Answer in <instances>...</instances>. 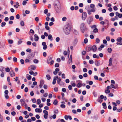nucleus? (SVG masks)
I'll return each instance as SVG.
<instances>
[{
  "instance_id": "obj_1",
  "label": "nucleus",
  "mask_w": 122,
  "mask_h": 122,
  "mask_svg": "<svg viewBox=\"0 0 122 122\" xmlns=\"http://www.w3.org/2000/svg\"><path fill=\"white\" fill-rule=\"evenodd\" d=\"M71 30V26L69 24L66 25L64 27L63 30L66 35L69 34Z\"/></svg>"
},
{
  "instance_id": "obj_2",
  "label": "nucleus",
  "mask_w": 122,
  "mask_h": 122,
  "mask_svg": "<svg viewBox=\"0 0 122 122\" xmlns=\"http://www.w3.org/2000/svg\"><path fill=\"white\" fill-rule=\"evenodd\" d=\"M80 28L81 31L82 33H84L85 31H87L88 30V28L86 27L84 23H82L81 24Z\"/></svg>"
},
{
  "instance_id": "obj_3",
  "label": "nucleus",
  "mask_w": 122,
  "mask_h": 122,
  "mask_svg": "<svg viewBox=\"0 0 122 122\" xmlns=\"http://www.w3.org/2000/svg\"><path fill=\"white\" fill-rule=\"evenodd\" d=\"M87 16V14L86 12H83L82 14V18L83 20H84L86 19Z\"/></svg>"
},
{
  "instance_id": "obj_4",
  "label": "nucleus",
  "mask_w": 122,
  "mask_h": 122,
  "mask_svg": "<svg viewBox=\"0 0 122 122\" xmlns=\"http://www.w3.org/2000/svg\"><path fill=\"white\" fill-rule=\"evenodd\" d=\"M93 18L91 17H89L86 20L87 23L89 24H90L91 22L92 21Z\"/></svg>"
},
{
  "instance_id": "obj_5",
  "label": "nucleus",
  "mask_w": 122,
  "mask_h": 122,
  "mask_svg": "<svg viewBox=\"0 0 122 122\" xmlns=\"http://www.w3.org/2000/svg\"><path fill=\"white\" fill-rule=\"evenodd\" d=\"M78 41L77 39V38H75L72 43V45L74 46H75L77 44Z\"/></svg>"
},
{
  "instance_id": "obj_6",
  "label": "nucleus",
  "mask_w": 122,
  "mask_h": 122,
  "mask_svg": "<svg viewBox=\"0 0 122 122\" xmlns=\"http://www.w3.org/2000/svg\"><path fill=\"white\" fill-rule=\"evenodd\" d=\"M52 56L51 55H50L48 57L47 59V63L48 64L50 63L51 60L52 59Z\"/></svg>"
},
{
  "instance_id": "obj_7",
  "label": "nucleus",
  "mask_w": 122,
  "mask_h": 122,
  "mask_svg": "<svg viewBox=\"0 0 122 122\" xmlns=\"http://www.w3.org/2000/svg\"><path fill=\"white\" fill-rule=\"evenodd\" d=\"M91 50H92L93 52H95L97 50V47L96 45H93L91 47Z\"/></svg>"
},
{
  "instance_id": "obj_8",
  "label": "nucleus",
  "mask_w": 122,
  "mask_h": 122,
  "mask_svg": "<svg viewBox=\"0 0 122 122\" xmlns=\"http://www.w3.org/2000/svg\"><path fill=\"white\" fill-rule=\"evenodd\" d=\"M95 9H92L91 10H87V12L88 14L90 15L91 14V12H95Z\"/></svg>"
},
{
  "instance_id": "obj_9",
  "label": "nucleus",
  "mask_w": 122,
  "mask_h": 122,
  "mask_svg": "<svg viewBox=\"0 0 122 122\" xmlns=\"http://www.w3.org/2000/svg\"><path fill=\"white\" fill-rule=\"evenodd\" d=\"M86 50L87 52L91 51V47L90 46H87L86 49Z\"/></svg>"
},
{
  "instance_id": "obj_10",
  "label": "nucleus",
  "mask_w": 122,
  "mask_h": 122,
  "mask_svg": "<svg viewBox=\"0 0 122 122\" xmlns=\"http://www.w3.org/2000/svg\"><path fill=\"white\" fill-rule=\"evenodd\" d=\"M57 4L56 3H54V6L55 8V10L56 12H58L59 10V9L58 6H57Z\"/></svg>"
},
{
  "instance_id": "obj_11",
  "label": "nucleus",
  "mask_w": 122,
  "mask_h": 122,
  "mask_svg": "<svg viewBox=\"0 0 122 122\" xmlns=\"http://www.w3.org/2000/svg\"><path fill=\"white\" fill-rule=\"evenodd\" d=\"M10 74L11 77L14 76L15 75V73L14 71L13 70L11 71H10Z\"/></svg>"
},
{
  "instance_id": "obj_12",
  "label": "nucleus",
  "mask_w": 122,
  "mask_h": 122,
  "mask_svg": "<svg viewBox=\"0 0 122 122\" xmlns=\"http://www.w3.org/2000/svg\"><path fill=\"white\" fill-rule=\"evenodd\" d=\"M100 97L101 99H104L105 101H106L107 99V98L106 96L104 97L103 95H101L100 96Z\"/></svg>"
},
{
  "instance_id": "obj_13",
  "label": "nucleus",
  "mask_w": 122,
  "mask_h": 122,
  "mask_svg": "<svg viewBox=\"0 0 122 122\" xmlns=\"http://www.w3.org/2000/svg\"><path fill=\"white\" fill-rule=\"evenodd\" d=\"M42 110L41 108H36L35 109V111L36 112L41 113L42 112Z\"/></svg>"
},
{
  "instance_id": "obj_14",
  "label": "nucleus",
  "mask_w": 122,
  "mask_h": 122,
  "mask_svg": "<svg viewBox=\"0 0 122 122\" xmlns=\"http://www.w3.org/2000/svg\"><path fill=\"white\" fill-rule=\"evenodd\" d=\"M35 38L34 40L36 41H37L39 39V37L36 34H35L34 35Z\"/></svg>"
},
{
  "instance_id": "obj_15",
  "label": "nucleus",
  "mask_w": 122,
  "mask_h": 122,
  "mask_svg": "<svg viewBox=\"0 0 122 122\" xmlns=\"http://www.w3.org/2000/svg\"><path fill=\"white\" fill-rule=\"evenodd\" d=\"M90 7L92 9H95V11H96V8L95 7V5L94 4H91L90 5Z\"/></svg>"
},
{
  "instance_id": "obj_16",
  "label": "nucleus",
  "mask_w": 122,
  "mask_h": 122,
  "mask_svg": "<svg viewBox=\"0 0 122 122\" xmlns=\"http://www.w3.org/2000/svg\"><path fill=\"white\" fill-rule=\"evenodd\" d=\"M26 76L27 78L29 80H30L31 79V76L30 75L27 74L26 75Z\"/></svg>"
},
{
  "instance_id": "obj_17",
  "label": "nucleus",
  "mask_w": 122,
  "mask_h": 122,
  "mask_svg": "<svg viewBox=\"0 0 122 122\" xmlns=\"http://www.w3.org/2000/svg\"><path fill=\"white\" fill-rule=\"evenodd\" d=\"M5 44L4 43H0V48H3L4 47Z\"/></svg>"
},
{
  "instance_id": "obj_18",
  "label": "nucleus",
  "mask_w": 122,
  "mask_h": 122,
  "mask_svg": "<svg viewBox=\"0 0 122 122\" xmlns=\"http://www.w3.org/2000/svg\"><path fill=\"white\" fill-rule=\"evenodd\" d=\"M112 58H110L109 60V64L108 65V66H111L112 65Z\"/></svg>"
},
{
  "instance_id": "obj_19",
  "label": "nucleus",
  "mask_w": 122,
  "mask_h": 122,
  "mask_svg": "<svg viewBox=\"0 0 122 122\" xmlns=\"http://www.w3.org/2000/svg\"><path fill=\"white\" fill-rule=\"evenodd\" d=\"M95 64L96 66H99L100 65V62L99 61H97V60L96 62H95Z\"/></svg>"
},
{
  "instance_id": "obj_20",
  "label": "nucleus",
  "mask_w": 122,
  "mask_h": 122,
  "mask_svg": "<svg viewBox=\"0 0 122 122\" xmlns=\"http://www.w3.org/2000/svg\"><path fill=\"white\" fill-rule=\"evenodd\" d=\"M30 66L31 67V69L32 70H35L36 68V66L34 65H31Z\"/></svg>"
},
{
  "instance_id": "obj_21",
  "label": "nucleus",
  "mask_w": 122,
  "mask_h": 122,
  "mask_svg": "<svg viewBox=\"0 0 122 122\" xmlns=\"http://www.w3.org/2000/svg\"><path fill=\"white\" fill-rule=\"evenodd\" d=\"M100 97H99L97 99V101L98 102H99L100 103H101L103 101V100Z\"/></svg>"
},
{
  "instance_id": "obj_22",
  "label": "nucleus",
  "mask_w": 122,
  "mask_h": 122,
  "mask_svg": "<svg viewBox=\"0 0 122 122\" xmlns=\"http://www.w3.org/2000/svg\"><path fill=\"white\" fill-rule=\"evenodd\" d=\"M102 105L103 106V108L104 109H106L107 108V106H106V104L105 102H103L102 103Z\"/></svg>"
},
{
  "instance_id": "obj_23",
  "label": "nucleus",
  "mask_w": 122,
  "mask_h": 122,
  "mask_svg": "<svg viewBox=\"0 0 122 122\" xmlns=\"http://www.w3.org/2000/svg\"><path fill=\"white\" fill-rule=\"evenodd\" d=\"M26 58L29 60L30 61H31L32 59V57H31L30 55H28Z\"/></svg>"
},
{
  "instance_id": "obj_24",
  "label": "nucleus",
  "mask_w": 122,
  "mask_h": 122,
  "mask_svg": "<svg viewBox=\"0 0 122 122\" xmlns=\"http://www.w3.org/2000/svg\"><path fill=\"white\" fill-rule=\"evenodd\" d=\"M122 40V38L121 37L118 38L117 39V41L118 42H121Z\"/></svg>"
},
{
  "instance_id": "obj_25",
  "label": "nucleus",
  "mask_w": 122,
  "mask_h": 122,
  "mask_svg": "<svg viewBox=\"0 0 122 122\" xmlns=\"http://www.w3.org/2000/svg\"><path fill=\"white\" fill-rule=\"evenodd\" d=\"M58 102L57 100L56 99H55L54 100L53 103L54 105H56L57 104Z\"/></svg>"
},
{
  "instance_id": "obj_26",
  "label": "nucleus",
  "mask_w": 122,
  "mask_h": 122,
  "mask_svg": "<svg viewBox=\"0 0 122 122\" xmlns=\"http://www.w3.org/2000/svg\"><path fill=\"white\" fill-rule=\"evenodd\" d=\"M35 52H32L30 55L32 58H33L35 56Z\"/></svg>"
},
{
  "instance_id": "obj_27",
  "label": "nucleus",
  "mask_w": 122,
  "mask_h": 122,
  "mask_svg": "<svg viewBox=\"0 0 122 122\" xmlns=\"http://www.w3.org/2000/svg\"><path fill=\"white\" fill-rule=\"evenodd\" d=\"M48 38L49 39L51 40H52V36L50 34L48 35Z\"/></svg>"
},
{
  "instance_id": "obj_28",
  "label": "nucleus",
  "mask_w": 122,
  "mask_h": 122,
  "mask_svg": "<svg viewBox=\"0 0 122 122\" xmlns=\"http://www.w3.org/2000/svg\"><path fill=\"white\" fill-rule=\"evenodd\" d=\"M82 86V84L80 82H79L77 84V87L78 88H80Z\"/></svg>"
},
{
  "instance_id": "obj_29",
  "label": "nucleus",
  "mask_w": 122,
  "mask_h": 122,
  "mask_svg": "<svg viewBox=\"0 0 122 122\" xmlns=\"http://www.w3.org/2000/svg\"><path fill=\"white\" fill-rule=\"evenodd\" d=\"M112 51V49L111 48H109L107 49V51L109 53H111Z\"/></svg>"
},
{
  "instance_id": "obj_30",
  "label": "nucleus",
  "mask_w": 122,
  "mask_h": 122,
  "mask_svg": "<svg viewBox=\"0 0 122 122\" xmlns=\"http://www.w3.org/2000/svg\"><path fill=\"white\" fill-rule=\"evenodd\" d=\"M98 116L97 115H95L93 117L96 120H97L98 118Z\"/></svg>"
},
{
  "instance_id": "obj_31",
  "label": "nucleus",
  "mask_w": 122,
  "mask_h": 122,
  "mask_svg": "<svg viewBox=\"0 0 122 122\" xmlns=\"http://www.w3.org/2000/svg\"><path fill=\"white\" fill-rule=\"evenodd\" d=\"M98 29L97 28H95L93 30V32L94 33H96L98 31Z\"/></svg>"
},
{
  "instance_id": "obj_32",
  "label": "nucleus",
  "mask_w": 122,
  "mask_h": 122,
  "mask_svg": "<svg viewBox=\"0 0 122 122\" xmlns=\"http://www.w3.org/2000/svg\"><path fill=\"white\" fill-rule=\"evenodd\" d=\"M6 24V23L5 22L3 21L1 23V26L2 27H3Z\"/></svg>"
},
{
  "instance_id": "obj_33",
  "label": "nucleus",
  "mask_w": 122,
  "mask_h": 122,
  "mask_svg": "<svg viewBox=\"0 0 122 122\" xmlns=\"http://www.w3.org/2000/svg\"><path fill=\"white\" fill-rule=\"evenodd\" d=\"M110 86L111 87V88H112L114 89H116L117 88V87H116V86H115L113 84H111Z\"/></svg>"
},
{
  "instance_id": "obj_34",
  "label": "nucleus",
  "mask_w": 122,
  "mask_h": 122,
  "mask_svg": "<svg viewBox=\"0 0 122 122\" xmlns=\"http://www.w3.org/2000/svg\"><path fill=\"white\" fill-rule=\"evenodd\" d=\"M46 77L48 80H49L51 78V77L49 75H46Z\"/></svg>"
},
{
  "instance_id": "obj_35",
  "label": "nucleus",
  "mask_w": 122,
  "mask_h": 122,
  "mask_svg": "<svg viewBox=\"0 0 122 122\" xmlns=\"http://www.w3.org/2000/svg\"><path fill=\"white\" fill-rule=\"evenodd\" d=\"M61 80V79L60 78H58L57 81V83L58 84H59Z\"/></svg>"
},
{
  "instance_id": "obj_36",
  "label": "nucleus",
  "mask_w": 122,
  "mask_h": 122,
  "mask_svg": "<svg viewBox=\"0 0 122 122\" xmlns=\"http://www.w3.org/2000/svg\"><path fill=\"white\" fill-rule=\"evenodd\" d=\"M33 62L35 63H38V60L36 59H35L33 60Z\"/></svg>"
},
{
  "instance_id": "obj_37",
  "label": "nucleus",
  "mask_w": 122,
  "mask_h": 122,
  "mask_svg": "<svg viewBox=\"0 0 122 122\" xmlns=\"http://www.w3.org/2000/svg\"><path fill=\"white\" fill-rule=\"evenodd\" d=\"M41 100L40 99H38L37 101V104L39 105L41 103Z\"/></svg>"
},
{
  "instance_id": "obj_38",
  "label": "nucleus",
  "mask_w": 122,
  "mask_h": 122,
  "mask_svg": "<svg viewBox=\"0 0 122 122\" xmlns=\"http://www.w3.org/2000/svg\"><path fill=\"white\" fill-rule=\"evenodd\" d=\"M8 42L10 44H12L13 43V41L12 40H9Z\"/></svg>"
},
{
  "instance_id": "obj_39",
  "label": "nucleus",
  "mask_w": 122,
  "mask_h": 122,
  "mask_svg": "<svg viewBox=\"0 0 122 122\" xmlns=\"http://www.w3.org/2000/svg\"><path fill=\"white\" fill-rule=\"evenodd\" d=\"M72 62V59L69 58L68 62V63L70 64Z\"/></svg>"
},
{
  "instance_id": "obj_40",
  "label": "nucleus",
  "mask_w": 122,
  "mask_h": 122,
  "mask_svg": "<svg viewBox=\"0 0 122 122\" xmlns=\"http://www.w3.org/2000/svg\"><path fill=\"white\" fill-rule=\"evenodd\" d=\"M5 71L7 72H9L10 71V70L9 67H7L5 69Z\"/></svg>"
},
{
  "instance_id": "obj_41",
  "label": "nucleus",
  "mask_w": 122,
  "mask_h": 122,
  "mask_svg": "<svg viewBox=\"0 0 122 122\" xmlns=\"http://www.w3.org/2000/svg\"><path fill=\"white\" fill-rule=\"evenodd\" d=\"M26 51L27 52L30 53L31 52V50L30 49L28 48L27 49Z\"/></svg>"
},
{
  "instance_id": "obj_42",
  "label": "nucleus",
  "mask_w": 122,
  "mask_h": 122,
  "mask_svg": "<svg viewBox=\"0 0 122 122\" xmlns=\"http://www.w3.org/2000/svg\"><path fill=\"white\" fill-rule=\"evenodd\" d=\"M110 92V91L109 90H106L105 91V92L107 94L109 93Z\"/></svg>"
},
{
  "instance_id": "obj_43",
  "label": "nucleus",
  "mask_w": 122,
  "mask_h": 122,
  "mask_svg": "<svg viewBox=\"0 0 122 122\" xmlns=\"http://www.w3.org/2000/svg\"><path fill=\"white\" fill-rule=\"evenodd\" d=\"M30 61L28 59L26 58V59L25 60V63L27 62H30Z\"/></svg>"
},
{
  "instance_id": "obj_44",
  "label": "nucleus",
  "mask_w": 122,
  "mask_h": 122,
  "mask_svg": "<svg viewBox=\"0 0 122 122\" xmlns=\"http://www.w3.org/2000/svg\"><path fill=\"white\" fill-rule=\"evenodd\" d=\"M20 24L22 26H23L24 25V22L23 21H22L20 22Z\"/></svg>"
},
{
  "instance_id": "obj_45",
  "label": "nucleus",
  "mask_w": 122,
  "mask_h": 122,
  "mask_svg": "<svg viewBox=\"0 0 122 122\" xmlns=\"http://www.w3.org/2000/svg\"><path fill=\"white\" fill-rule=\"evenodd\" d=\"M60 107L61 108H64L66 106L64 104H61L60 105Z\"/></svg>"
},
{
  "instance_id": "obj_46",
  "label": "nucleus",
  "mask_w": 122,
  "mask_h": 122,
  "mask_svg": "<svg viewBox=\"0 0 122 122\" xmlns=\"http://www.w3.org/2000/svg\"><path fill=\"white\" fill-rule=\"evenodd\" d=\"M15 17L17 19H19L20 18V16L19 15V14H17L16 15Z\"/></svg>"
},
{
  "instance_id": "obj_47",
  "label": "nucleus",
  "mask_w": 122,
  "mask_h": 122,
  "mask_svg": "<svg viewBox=\"0 0 122 122\" xmlns=\"http://www.w3.org/2000/svg\"><path fill=\"white\" fill-rule=\"evenodd\" d=\"M89 63L90 64H92L93 63L94 61L92 60H90L89 61Z\"/></svg>"
},
{
  "instance_id": "obj_48",
  "label": "nucleus",
  "mask_w": 122,
  "mask_h": 122,
  "mask_svg": "<svg viewBox=\"0 0 122 122\" xmlns=\"http://www.w3.org/2000/svg\"><path fill=\"white\" fill-rule=\"evenodd\" d=\"M20 62L22 64H23L24 63V61L23 59H21L20 60Z\"/></svg>"
},
{
  "instance_id": "obj_49",
  "label": "nucleus",
  "mask_w": 122,
  "mask_h": 122,
  "mask_svg": "<svg viewBox=\"0 0 122 122\" xmlns=\"http://www.w3.org/2000/svg\"><path fill=\"white\" fill-rule=\"evenodd\" d=\"M58 78V76H56L54 77L53 80L56 81V80Z\"/></svg>"
},
{
  "instance_id": "obj_50",
  "label": "nucleus",
  "mask_w": 122,
  "mask_h": 122,
  "mask_svg": "<svg viewBox=\"0 0 122 122\" xmlns=\"http://www.w3.org/2000/svg\"><path fill=\"white\" fill-rule=\"evenodd\" d=\"M9 19L11 20H13L14 19V17L13 16H11L10 17Z\"/></svg>"
},
{
  "instance_id": "obj_51",
  "label": "nucleus",
  "mask_w": 122,
  "mask_h": 122,
  "mask_svg": "<svg viewBox=\"0 0 122 122\" xmlns=\"http://www.w3.org/2000/svg\"><path fill=\"white\" fill-rule=\"evenodd\" d=\"M87 69L85 68H83V71L84 72H87Z\"/></svg>"
},
{
  "instance_id": "obj_52",
  "label": "nucleus",
  "mask_w": 122,
  "mask_h": 122,
  "mask_svg": "<svg viewBox=\"0 0 122 122\" xmlns=\"http://www.w3.org/2000/svg\"><path fill=\"white\" fill-rule=\"evenodd\" d=\"M66 20L67 18L66 17H63L62 19V20L63 21H65Z\"/></svg>"
},
{
  "instance_id": "obj_53",
  "label": "nucleus",
  "mask_w": 122,
  "mask_h": 122,
  "mask_svg": "<svg viewBox=\"0 0 122 122\" xmlns=\"http://www.w3.org/2000/svg\"><path fill=\"white\" fill-rule=\"evenodd\" d=\"M13 61L15 62H17V58L15 57H14L13 58Z\"/></svg>"
},
{
  "instance_id": "obj_54",
  "label": "nucleus",
  "mask_w": 122,
  "mask_h": 122,
  "mask_svg": "<svg viewBox=\"0 0 122 122\" xmlns=\"http://www.w3.org/2000/svg\"><path fill=\"white\" fill-rule=\"evenodd\" d=\"M76 101V100L75 98H73L72 100V102L73 103H75Z\"/></svg>"
},
{
  "instance_id": "obj_55",
  "label": "nucleus",
  "mask_w": 122,
  "mask_h": 122,
  "mask_svg": "<svg viewBox=\"0 0 122 122\" xmlns=\"http://www.w3.org/2000/svg\"><path fill=\"white\" fill-rule=\"evenodd\" d=\"M88 42V40L87 38H86L84 40V43L85 44H86Z\"/></svg>"
},
{
  "instance_id": "obj_56",
  "label": "nucleus",
  "mask_w": 122,
  "mask_h": 122,
  "mask_svg": "<svg viewBox=\"0 0 122 122\" xmlns=\"http://www.w3.org/2000/svg\"><path fill=\"white\" fill-rule=\"evenodd\" d=\"M11 114L12 116H14L16 114V112L15 111H13L11 112Z\"/></svg>"
},
{
  "instance_id": "obj_57",
  "label": "nucleus",
  "mask_w": 122,
  "mask_h": 122,
  "mask_svg": "<svg viewBox=\"0 0 122 122\" xmlns=\"http://www.w3.org/2000/svg\"><path fill=\"white\" fill-rule=\"evenodd\" d=\"M93 94L95 97H97V94L95 92H93Z\"/></svg>"
},
{
  "instance_id": "obj_58",
  "label": "nucleus",
  "mask_w": 122,
  "mask_h": 122,
  "mask_svg": "<svg viewBox=\"0 0 122 122\" xmlns=\"http://www.w3.org/2000/svg\"><path fill=\"white\" fill-rule=\"evenodd\" d=\"M73 81H72V83H71V85L73 87H75L76 86V84L75 82H72Z\"/></svg>"
},
{
  "instance_id": "obj_59",
  "label": "nucleus",
  "mask_w": 122,
  "mask_h": 122,
  "mask_svg": "<svg viewBox=\"0 0 122 122\" xmlns=\"http://www.w3.org/2000/svg\"><path fill=\"white\" fill-rule=\"evenodd\" d=\"M5 95H8L9 93L8 91V90H6L5 91Z\"/></svg>"
},
{
  "instance_id": "obj_60",
  "label": "nucleus",
  "mask_w": 122,
  "mask_h": 122,
  "mask_svg": "<svg viewBox=\"0 0 122 122\" xmlns=\"http://www.w3.org/2000/svg\"><path fill=\"white\" fill-rule=\"evenodd\" d=\"M60 40V38L59 37H57L56 38V42H58Z\"/></svg>"
},
{
  "instance_id": "obj_61",
  "label": "nucleus",
  "mask_w": 122,
  "mask_h": 122,
  "mask_svg": "<svg viewBox=\"0 0 122 122\" xmlns=\"http://www.w3.org/2000/svg\"><path fill=\"white\" fill-rule=\"evenodd\" d=\"M31 100L33 103H35L36 102V100L35 98L32 99Z\"/></svg>"
},
{
  "instance_id": "obj_62",
  "label": "nucleus",
  "mask_w": 122,
  "mask_h": 122,
  "mask_svg": "<svg viewBox=\"0 0 122 122\" xmlns=\"http://www.w3.org/2000/svg\"><path fill=\"white\" fill-rule=\"evenodd\" d=\"M27 3V2L25 0L22 3V5H25Z\"/></svg>"
},
{
  "instance_id": "obj_63",
  "label": "nucleus",
  "mask_w": 122,
  "mask_h": 122,
  "mask_svg": "<svg viewBox=\"0 0 122 122\" xmlns=\"http://www.w3.org/2000/svg\"><path fill=\"white\" fill-rule=\"evenodd\" d=\"M28 90V89L27 87H26L25 88V89H24V91L25 92H27Z\"/></svg>"
},
{
  "instance_id": "obj_64",
  "label": "nucleus",
  "mask_w": 122,
  "mask_h": 122,
  "mask_svg": "<svg viewBox=\"0 0 122 122\" xmlns=\"http://www.w3.org/2000/svg\"><path fill=\"white\" fill-rule=\"evenodd\" d=\"M119 43L118 42H117L116 43V44L117 45H122V41H121Z\"/></svg>"
}]
</instances>
